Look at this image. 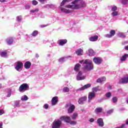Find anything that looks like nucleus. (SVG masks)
<instances>
[{
	"label": "nucleus",
	"instance_id": "obj_14",
	"mask_svg": "<svg viewBox=\"0 0 128 128\" xmlns=\"http://www.w3.org/2000/svg\"><path fill=\"white\" fill-rule=\"evenodd\" d=\"M119 84H128V76L121 78L118 82Z\"/></svg>",
	"mask_w": 128,
	"mask_h": 128
},
{
	"label": "nucleus",
	"instance_id": "obj_32",
	"mask_svg": "<svg viewBox=\"0 0 128 128\" xmlns=\"http://www.w3.org/2000/svg\"><path fill=\"white\" fill-rule=\"evenodd\" d=\"M128 58V54H124L122 57L120 58L121 62H124L126 60V58Z\"/></svg>",
	"mask_w": 128,
	"mask_h": 128
},
{
	"label": "nucleus",
	"instance_id": "obj_27",
	"mask_svg": "<svg viewBox=\"0 0 128 128\" xmlns=\"http://www.w3.org/2000/svg\"><path fill=\"white\" fill-rule=\"evenodd\" d=\"M80 64H77L74 66V70L78 72H80Z\"/></svg>",
	"mask_w": 128,
	"mask_h": 128
},
{
	"label": "nucleus",
	"instance_id": "obj_24",
	"mask_svg": "<svg viewBox=\"0 0 128 128\" xmlns=\"http://www.w3.org/2000/svg\"><path fill=\"white\" fill-rule=\"evenodd\" d=\"M102 88H100V86H97L96 87H94L92 88V92H100Z\"/></svg>",
	"mask_w": 128,
	"mask_h": 128
},
{
	"label": "nucleus",
	"instance_id": "obj_40",
	"mask_svg": "<svg viewBox=\"0 0 128 128\" xmlns=\"http://www.w3.org/2000/svg\"><path fill=\"white\" fill-rule=\"evenodd\" d=\"M28 100V98L26 95L22 96L21 98V100Z\"/></svg>",
	"mask_w": 128,
	"mask_h": 128
},
{
	"label": "nucleus",
	"instance_id": "obj_42",
	"mask_svg": "<svg viewBox=\"0 0 128 128\" xmlns=\"http://www.w3.org/2000/svg\"><path fill=\"white\" fill-rule=\"evenodd\" d=\"M30 4H27L24 6V9L25 10H30Z\"/></svg>",
	"mask_w": 128,
	"mask_h": 128
},
{
	"label": "nucleus",
	"instance_id": "obj_48",
	"mask_svg": "<svg viewBox=\"0 0 128 128\" xmlns=\"http://www.w3.org/2000/svg\"><path fill=\"white\" fill-rule=\"evenodd\" d=\"M112 100L114 104H116V102H118V97H113L112 98Z\"/></svg>",
	"mask_w": 128,
	"mask_h": 128
},
{
	"label": "nucleus",
	"instance_id": "obj_25",
	"mask_svg": "<svg viewBox=\"0 0 128 128\" xmlns=\"http://www.w3.org/2000/svg\"><path fill=\"white\" fill-rule=\"evenodd\" d=\"M38 12V8H36L30 10V14H32V16H34V14H36Z\"/></svg>",
	"mask_w": 128,
	"mask_h": 128
},
{
	"label": "nucleus",
	"instance_id": "obj_49",
	"mask_svg": "<svg viewBox=\"0 0 128 128\" xmlns=\"http://www.w3.org/2000/svg\"><path fill=\"white\" fill-rule=\"evenodd\" d=\"M112 112H114V110L111 109V110L107 111V114H112Z\"/></svg>",
	"mask_w": 128,
	"mask_h": 128
},
{
	"label": "nucleus",
	"instance_id": "obj_54",
	"mask_svg": "<svg viewBox=\"0 0 128 128\" xmlns=\"http://www.w3.org/2000/svg\"><path fill=\"white\" fill-rule=\"evenodd\" d=\"M90 122H94V119L92 118H90Z\"/></svg>",
	"mask_w": 128,
	"mask_h": 128
},
{
	"label": "nucleus",
	"instance_id": "obj_10",
	"mask_svg": "<svg viewBox=\"0 0 128 128\" xmlns=\"http://www.w3.org/2000/svg\"><path fill=\"white\" fill-rule=\"evenodd\" d=\"M86 100H88V97H86V96L80 97L78 99V104H84V102H86Z\"/></svg>",
	"mask_w": 128,
	"mask_h": 128
},
{
	"label": "nucleus",
	"instance_id": "obj_9",
	"mask_svg": "<svg viewBox=\"0 0 128 128\" xmlns=\"http://www.w3.org/2000/svg\"><path fill=\"white\" fill-rule=\"evenodd\" d=\"M93 62L96 64H100L102 62V60L100 58L95 57L93 59Z\"/></svg>",
	"mask_w": 128,
	"mask_h": 128
},
{
	"label": "nucleus",
	"instance_id": "obj_57",
	"mask_svg": "<svg viewBox=\"0 0 128 128\" xmlns=\"http://www.w3.org/2000/svg\"><path fill=\"white\" fill-rule=\"evenodd\" d=\"M46 25H40V28H46Z\"/></svg>",
	"mask_w": 128,
	"mask_h": 128
},
{
	"label": "nucleus",
	"instance_id": "obj_50",
	"mask_svg": "<svg viewBox=\"0 0 128 128\" xmlns=\"http://www.w3.org/2000/svg\"><path fill=\"white\" fill-rule=\"evenodd\" d=\"M32 4L34 6H36V4H38V2L36 0H34L32 2Z\"/></svg>",
	"mask_w": 128,
	"mask_h": 128
},
{
	"label": "nucleus",
	"instance_id": "obj_34",
	"mask_svg": "<svg viewBox=\"0 0 128 128\" xmlns=\"http://www.w3.org/2000/svg\"><path fill=\"white\" fill-rule=\"evenodd\" d=\"M38 34V30H34L32 34H31L32 36H36Z\"/></svg>",
	"mask_w": 128,
	"mask_h": 128
},
{
	"label": "nucleus",
	"instance_id": "obj_21",
	"mask_svg": "<svg viewBox=\"0 0 128 128\" xmlns=\"http://www.w3.org/2000/svg\"><path fill=\"white\" fill-rule=\"evenodd\" d=\"M32 66V63L28 61L26 62L24 64V67L26 70H28Z\"/></svg>",
	"mask_w": 128,
	"mask_h": 128
},
{
	"label": "nucleus",
	"instance_id": "obj_55",
	"mask_svg": "<svg viewBox=\"0 0 128 128\" xmlns=\"http://www.w3.org/2000/svg\"><path fill=\"white\" fill-rule=\"evenodd\" d=\"M0 128H2V122H0Z\"/></svg>",
	"mask_w": 128,
	"mask_h": 128
},
{
	"label": "nucleus",
	"instance_id": "obj_52",
	"mask_svg": "<svg viewBox=\"0 0 128 128\" xmlns=\"http://www.w3.org/2000/svg\"><path fill=\"white\" fill-rule=\"evenodd\" d=\"M44 108H45L46 110H48V104H45L44 106Z\"/></svg>",
	"mask_w": 128,
	"mask_h": 128
},
{
	"label": "nucleus",
	"instance_id": "obj_17",
	"mask_svg": "<svg viewBox=\"0 0 128 128\" xmlns=\"http://www.w3.org/2000/svg\"><path fill=\"white\" fill-rule=\"evenodd\" d=\"M76 54L77 56H80L84 54V50L82 48H78L76 51Z\"/></svg>",
	"mask_w": 128,
	"mask_h": 128
},
{
	"label": "nucleus",
	"instance_id": "obj_61",
	"mask_svg": "<svg viewBox=\"0 0 128 128\" xmlns=\"http://www.w3.org/2000/svg\"><path fill=\"white\" fill-rule=\"evenodd\" d=\"M0 88H2V84H0Z\"/></svg>",
	"mask_w": 128,
	"mask_h": 128
},
{
	"label": "nucleus",
	"instance_id": "obj_39",
	"mask_svg": "<svg viewBox=\"0 0 128 128\" xmlns=\"http://www.w3.org/2000/svg\"><path fill=\"white\" fill-rule=\"evenodd\" d=\"M59 62H61V64H62V62H66V58L62 57L60 58L58 60Z\"/></svg>",
	"mask_w": 128,
	"mask_h": 128
},
{
	"label": "nucleus",
	"instance_id": "obj_45",
	"mask_svg": "<svg viewBox=\"0 0 128 128\" xmlns=\"http://www.w3.org/2000/svg\"><path fill=\"white\" fill-rule=\"evenodd\" d=\"M106 98H110L112 96V93L110 92H108L106 94H105Z\"/></svg>",
	"mask_w": 128,
	"mask_h": 128
},
{
	"label": "nucleus",
	"instance_id": "obj_47",
	"mask_svg": "<svg viewBox=\"0 0 128 128\" xmlns=\"http://www.w3.org/2000/svg\"><path fill=\"white\" fill-rule=\"evenodd\" d=\"M10 96H12V89H8L7 98H10Z\"/></svg>",
	"mask_w": 128,
	"mask_h": 128
},
{
	"label": "nucleus",
	"instance_id": "obj_12",
	"mask_svg": "<svg viewBox=\"0 0 128 128\" xmlns=\"http://www.w3.org/2000/svg\"><path fill=\"white\" fill-rule=\"evenodd\" d=\"M6 42L8 46H12L14 42V38L12 37L8 38L6 39Z\"/></svg>",
	"mask_w": 128,
	"mask_h": 128
},
{
	"label": "nucleus",
	"instance_id": "obj_2",
	"mask_svg": "<svg viewBox=\"0 0 128 128\" xmlns=\"http://www.w3.org/2000/svg\"><path fill=\"white\" fill-rule=\"evenodd\" d=\"M80 62L83 64L82 70L84 72H90V70H94V64H92V60L86 59L84 61L82 60Z\"/></svg>",
	"mask_w": 128,
	"mask_h": 128
},
{
	"label": "nucleus",
	"instance_id": "obj_15",
	"mask_svg": "<svg viewBox=\"0 0 128 128\" xmlns=\"http://www.w3.org/2000/svg\"><path fill=\"white\" fill-rule=\"evenodd\" d=\"M58 96L53 97L52 100V105L56 106L58 104Z\"/></svg>",
	"mask_w": 128,
	"mask_h": 128
},
{
	"label": "nucleus",
	"instance_id": "obj_5",
	"mask_svg": "<svg viewBox=\"0 0 128 128\" xmlns=\"http://www.w3.org/2000/svg\"><path fill=\"white\" fill-rule=\"evenodd\" d=\"M30 86L28 84H23L19 88V92H24L26 90H28Z\"/></svg>",
	"mask_w": 128,
	"mask_h": 128
},
{
	"label": "nucleus",
	"instance_id": "obj_41",
	"mask_svg": "<svg viewBox=\"0 0 128 128\" xmlns=\"http://www.w3.org/2000/svg\"><path fill=\"white\" fill-rule=\"evenodd\" d=\"M121 2L124 6H126L128 4V0H121Z\"/></svg>",
	"mask_w": 128,
	"mask_h": 128
},
{
	"label": "nucleus",
	"instance_id": "obj_60",
	"mask_svg": "<svg viewBox=\"0 0 128 128\" xmlns=\"http://www.w3.org/2000/svg\"><path fill=\"white\" fill-rule=\"evenodd\" d=\"M126 124H128V120L126 121Z\"/></svg>",
	"mask_w": 128,
	"mask_h": 128
},
{
	"label": "nucleus",
	"instance_id": "obj_18",
	"mask_svg": "<svg viewBox=\"0 0 128 128\" xmlns=\"http://www.w3.org/2000/svg\"><path fill=\"white\" fill-rule=\"evenodd\" d=\"M68 42V40L64 39V40H60L58 41V44L59 46H64V44H66Z\"/></svg>",
	"mask_w": 128,
	"mask_h": 128
},
{
	"label": "nucleus",
	"instance_id": "obj_13",
	"mask_svg": "<svg viewBox=\"0 0 128 128\" xmlns=\"http://www.w3.org/2000/svg\"><path fill=\"white\" fill-rule=\"evenodd\" d=\"M96 98V94L94 92H89L88 96V102H90L92 100V98Z\"/></svg>",
	"mask_w": 128,
	"mask_h": 128
},
{
	"label": "nucleus",
	"instance_id": "obj_23",
	"mask_svg": "<svg viewBox=\"0 0 128 128\" xmlns=\"http://www.w3.org/2000/svg\"><path fill=\"white\" fill-rule=\"evenodd\" d=\"M89 40L90 42H96L98 40V36H92Z\"/></svg>",
	"mask_w": 128,
	"mask_h": 128
},
{
	"label": "nucleus",
	"instance_id": "obj_16",
	"mask_svg": "<svg viewBox=\"0 0 128 128\" xmlns=\"http://www.w3.org/2000/svg\"><path fill=\"white\" fill-rule=\"evenodd\" d=\"M60 10L62 12H64V14H70L72 11L70 10H67L66 8L60 7Z\"/></svg>",
	"mask_w": 128,
	"mask_h": 128
},
{
	"label": "nucleus",
	"instance_id": "obj_33",
	"mask_svg": "<svg viewBox=\"0 0 128 128\" xmlns=\"http://www.w3.org/2000/svg\"><path fill=\"white\" fill-rule=\"evenodd\" d=\"M102 108L100 107L97 108L95 110V112L96 114H100V112H102Z\"/></svg>",
	"mask_w": 128,
	"mask_h": 128
},
{
	"label": "nucleus",
	"instance_id": "obj_44",
	"mask_svg": "<svg viewBox=\"0 0 128 128\" xmlns=\"http://www.w3.org/2000/svg\"><path fill=\"white\" fill-rule=\"evenodd\" d=\"M78 114L76 112L73 114L72 120H76V118H78Z\"/></svg>",
	"mask_w": 128,
	"mask_h": 128
},
{
	"label": "nucleus",
	"instance_id": "obj_8",
	"mask_svg": "<svg viewBox=\"0 0 128 128\" xmlns=\"http://www.w3.org/2000/svg\"><path fill=\"white\" fill-rule=\"evenodd\" d=\"M85 79H86V76L82 75V71H80L76 75V80H85Z\"/></svg>",
	"mask_w": 128,
	"mask_h": 128
},
{
	"label": "nucleus",
	"instance_id": "obj_3",
	"mask_svg": "<svg viewBox=\"0 0 128 128\" xmlns=\"http://www.w3.org/2000/svg\"><path fill=\"white\" fill-rule=\"evenodd\" d=\"M61 120H64L66 122L70 124H76V121H70V117L62 116L60 118Z\"/></svg>",
	"mask_w": 128,
	"mask_h": 128
},
{
	"label": "nucleus",
	"instance_id": "obj_31",
	"mask_svg": "<svg viewBox=\"0 0 128 128\" xmlns=\"http://www.w3.org/2000/svg\"><path fill=\"white\" fill-rule=\"evenodd\" d=\"M111 16H120V13L118 11H113L111 13Z\"/></svg>",
	"mask_w": 128,
	"mask_h": 128
},
{
	"label": "nucleus",
	"instance_id": "obj_20",
	"mask_svg": "<svg viewBox=\"0 0 128 128\" xmlns=\"http://www.w3.org/2000/svg\"><path fill=\"white\" fill-rule=\"evenodd\" d=\"M90 86H92V84H86L84 86H83L82 87L80 88L79 89V90H86V88H90Z\"/></svg>",
	"mask_w": 128,
	"mask_h": 128
},
{
	"label": "nucleus",
	"instance_id": "obj_62",
	"mask_svg": "<svg viewBox=\"0 0 128 128\" xmlns=\"http://www.w3.org/2000/svg\"><path fill=\"white\" fill-rule=\"evenodd\" d=\"M126 102H127V104H128V99H127V100H126Z\"/></svg>",
	"mask_w": 128,
	"mask_h": 128
},
{
	"label": "nucleus",
	"instance_id": "obj_53",
	"mask_svg": "<svg viewBox=\"0 0 128 128\" xmlns=\"http://www.w3.org/2000/svg\"><path fill=\"white\" fill-rule=\"evenodd\" d=\"M10 0H0V2H8Z\"/></svg>",
	"mask_w": 128,
	"mask_h": 128
},
{
	"label": "nucleus",
	"instance_id": "obj_19",
	"mask_svg": "<svg viewBox=\"0 0 128 128\" xmlns=\"http://www.w3.org/2000/svg\"><path fill=\"white\" fill-rule=\"evenodd\" d=\"M97 122L99 126L102 127L104 125V120H102V118H99L97 120Z\"/></svg>",
	"mask_w": 128,
	"mask_h": 128
},
{
	"label": "nucleus",
	"instance_id": "obj_22",
	"mask_svg": "<svg viewBox=\"0 0 128 128\" xmlns=\"http://www.w3.org/2000/svg\"><path fill=\"white\" fill-rule=\"evenodd\" d=\"M0 56H2V58H8V50L1 52L0 53Z\"/></svg>",
	"mask_w": 128,
	"mask_h": 128
},
{
	"label": "nucleus",
	"instance_id": "obj_4",
	"mask_svg": "<svg viewBox=\"0 0 128 128\" xmlns=\"http://www.w3.org/2000/svg\"><path fill=\"white\" fill-rule=\"evenodd\" d=\"M24 68V64L20 61H18L16 63L14 68L17 72H20Z\"/></svg>",
	"mask_w": 128,
	"mask_h": 128
},
{
	"label": "nucleus",
	"instance_id": "obj_26",
	"mask_svg": "<svg viewBox=\"0 0 128 128\" xmlns=\"http://www.w3.org/2000/svg\"><path fill=\"white\" fill-rule=\"evenodd\" d=\"M32 40V38H30V36L28 34H25L24 36V42H30Z\"/></svg>",
	"mask_w": 128,
	"mask_h": 128
},
{
	"label": "nucleus",
	"instance_id": "obj_28",
	"mask_svg": "<svg viewBox=\"0 0 128 128\" xmlns=\"http://www.w3.org/2000/svg\"><path fill=\"white\" fill-rule=\"evenodd\" d=\"M106 78L103 76L101 78H99L96 80V82L102 83V82H106Z\"/></svg>",
	"mask_w": 128,
	"mask_h": 128
},
{
	"label": "nucleus",
	"instance_id": "obj_56",
	"mask_svg": "<svg viewBox=\"0 0 128 128\" xmlns=\"http://www.w3.org/2000/svg\"><path fill=\"white\" fill-rule=\"evenodd\" d=\"M124 48L126 50H128V46H125Z\"/></svg>",
	"mask_w": 128,
	"mask_h": 128
},
{
	"label": "nucleus",
	"instance_id": "obj_59",
	"mask_svg": "<svg viewBox=\"0 0 128 128\" xmlns=\"http://www.w3.org/2000/svg\"><path fill=\"white\" fill-rule=\"evenodd\" d=\"M128 41H126L124 42H123L122 44H128Z\"/></svg>",
	"mask_w": 128,
	"mask_h": 128
},
{
	"label": "nucleus",
	"instance_id": "obj_30",
	"mask_svg": "<svg viewBox=\"0 0 128 128\" xmlns=\"http://www.w3.org/2000/svg\"><path fill=\"white\" fill-rule=\"evenodd\" d=\"M117 36L119 38H126V35L124 34V33L122 32H118V33H117Z\"/></svg>",
	"mask_w": 128,
	"mask_h": 128
},
{
	"label": "nucleus",
	"instance_id": "obj_64",
	"mask_svg": "<svg viewBox=\"0 0 128 128\" xmlns=\"http://www.w3.org/2000/svg\"><path fill=\"white\" fill-rule=\"evenodd\" d=\"M119 90V91H120V90Z\"/></svg>",
	"mask_w": 128,
	"mask_h": 128
},
{
	"label": "nucleus",
	"instance_id": "obj_11",
	"mask_svg": "<svg viewBox=\"0 0 128 128\" xmlns=\"http://www.w3.org/2000/svg\"><path fill=\"white\" fill-rule=\"evenodd\" d=\"M110 34H106L105 35L106 38H110L114 36V34H116V30H111Z\"/></svg>",
	"mask_w": 128,
	"mask_h": 128
},
{
	"label": "nucleus",
	"instance_id": "obj_6",
	"mask_svg": "<svg viewBox=\"0 0 128 128\" xmlns=\"http://www.w3.org/2000/svg\"><path fill=\"white\" fill-rule=\"evenodd\" d=\"M62 124V120H55L52 122V128H60Z\"/></svg>",
	"mask_w": 128,
	"mask_h": 128
},
{
	"label": "nucleus",
	"instance_id": "obj_36",
	"mask_svg": "<svg viewBox=\"0 0 128 128\" xmlns=\"http://www.w3.org/2000/svg\"><path fill=\"white\" fill-rule=\"evenodd\" d=\"M70 2V0H63L62 2L60 4V6H64V4H66V2Z\"/></svg>",
	"mask_w": 128,
	"mask_h": 128
},
{
	"label": "nucleus",
	"instance_id": "obj_7",
	"mask_svg": "<svg viewBox=\"0 0 128 128\" xmlns=\"http://www.w3.org/2000/svg\"><path fill=\"white\" fill-rule=\"evenodd\" d=\"M66 108H68V114H72L76 106L72 104H66Z\"/></svg>",
	"mask_w": 128,
	"mask_h": 128
},
{
	"label": "nucleus",
	"instance_id": "obj_63",
	"mask_svg": "<svg viewBox=\"0 0 128 128\" xmlns=\"http://www.w3.org/2000/svg\"><path fill=\"white\" fill-rule=\"evenodd\" d=\"M72 30H74V28H72Z\"/></svg>",
	"mask_w": 128,
	"mask_h": 128
},
{
	"label": "nucleus",
	"instance_id": "obj_51",
	"mask_svg": "<svg viewBox=\"0 0 128 128\" xmlns=\"http://www.w3.org/2000/svg\"><path fill=\"white\" fill-rule=\"evenodd\" d=\"M4 114V110L0 109V116Z\"/></svg>",
	"mask_w": 128,
	"mask_h": 128
},
{
	"label": "nucleus",
	"instance_id": "obj_38",
	"mask_svg": "<svg viewBox=\"0 0 128 128\" xmlns=\"http://www.w3.org/2000/svg\"><path fill=\"white\" fill-rule=\"evenodd\" d=\"M22 20V16H18L16 17V20L17 22H20Z\"/></svg>",
	"mask_w": 128,
	"mask_h": 128
},
{
	"label": "nucleus",
	"instance_id": "obj_29",
	"mask_svg": "<svg viewBox=\"0 0 128 128\" xmlns=\"http://www.w3.org/2000/svg\"><path fill=\"white\" fill-rule=\"evenodd\" d=\"M88 56H94L95 53L94 52V50L92 48H90L88 50Z\"/></svg>",
	"mask_w": 128,
	"mask_h": 128
},
{
	"label": "nucleus",
	"instance_id": "obj_43",
	"mask_svg": "<svg viewBox=\"0 0 128 128\" xmlns=\"http://www.w3.org/2000/svg\"><path fill=\"white\" fill-rule=\"evenodd\" d=\"M64 92H70V88L68 87H64L63 88Z\"/></svg>",
	"mask_w": 128,
	"mask_h": 128
},
{
	"label": "nucleus",
	"instance_id": "obj_1",
	"mask_svg": "<svg viewBox=\"0 0 128 128\" xmlns=\"http://www.w3.org/2000/svg\"><path fill=\"white\" fill-rule=\"evenodd\" d=\"M72 4H68L65 6L67 8H71V10H80L82 8L86 6V2L82 0H75L71 2Z\"/></svg>",
	"mask_w": 128,
	"mask_h": 128
},
{
	"label": "nucleus",
	"instance_id": "obj_58",
	"mask_svg": "<svg viewBox=\"0 0 128 128\" xmlns=\"http://www.w3.org/2000/svg\"><path fill=\"white\" fill-rule=\"evenodd\" d=\"M36 58H40V56L38 55V54H36Z\"/></svg>",
	"mask_w": 128,
	"mask_h": 128
},
{
	"label": "nucleus",
	"instance_id": "obj_46",
	"mask_svg": "<svg viewBox=\"0 0 128 128\" xmlns=\"http://www.w3.org/2000/svg\"><path fill=\"white\" fill-rule=\"evenodd\" d=\"M46 8H52L54 10V8H55L56 6L53 4H48L46 6Z\"/></svg>",
	"mask_w": 128,
	"mask_h": 128
},
{
	"label": "nucleus",
	"instance_id": "obj_35",
	"mask_svg": "<svg viewBox=\"0 0 128 128\" xmlns=\"http://www.w3.org/2000/svg\"><path fill=\"white\" fill-rule=\"evenodd\" d=\"M118 10V7L114 5L111 6V11L116 12Z\"/></svg>",
	"mask_w": 128,
	"mask_h": 128
},
{
	"label": "nucleus",
	"instance_id": "obj_37",
	"mask_svg": "<svg viewBox=\"0 0 128 128\" xmlns=\"http://www.w3.org/2000/svg\"><path fill=\"white\" fill-rule=\"evenodd\" d=\"M14 108H20V101L16 100L14 102Z\"/></svg>",
	"mask_w": 128,
	"mask_h": 128
}]
</instances>
